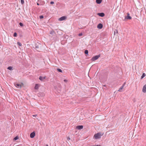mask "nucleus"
<instances>
[{"instance_id": "1", "label": "nucleus", "mask_w": 146, "mask_h": 146, "mask_svg": "<svg viewBox=\"0 0 146 146\" xmlns=\"http://www.w3.org/2000/svg\"><path fill=\"white\" fill-rule=\"evenodd\" d=\"M103 135V133L102 134L100 133H98L94 134V138L95 139H100L101 136Z\"/></svg>"}, {"instance_id": "2", "label": "nucleus", "mask_w": 146, "mask_h": 146, "mask_svg": "<svg viewBox=\"0 0 146 146\" xmlns=\"http://www.w3.org/2000/svg\"><path fill=\"white\" fill-rule=\"evenodd\" d=\"M100 55H99L94 56L92 58L91 60L92 61H94L98 59L100 57Z\"/></svg>"}, {"instance_id": "3", "label": "nucleus", "mask_w": 146, "mask_h": 146, "mask_svg": "<svg viewBox=\"0 0 146 146\" xmlns=\"http://www.w3.org/2000/svg\"><path fill=\"white\" fill-rule=\"evenodd\" d=\"M127 15L125 17V19H132V17L130 16V14L129 13H127Z\"/></svg>"}, {"instance_id": "4", "label": "nucleus", "mask_w": 146, "mask_h": 146, "mask_svg": "<svg viewBox=\"0 0 146 146\" xmlns=\"http://www.w3.org/2000/svg\"><path fill=\"white\" fill-rule=\"evenodd\" d=\"M35 132L34 131L31 133L30 135V137L31 138H33L35 136Z\"/></svg>"}, {"instance_id": "5", "label": "nucleus", "mask_w": 146, "mask_h": 146, "mask_svg": "<svg viewBox=\"0 0 146 146\" xmlns=\"http://www.w3.org/2000/svg\"><path fill=\"white\" fill-rule=\"evenodd\" d=\"M97 27L98 29H101L103 27V25L101 23H100L98 25Z\"/></svg>"}, {"instance_id": "6", "label": "nucleus", "mask_w": 146, "mask_h": 146, "mask_svg": "<svg viewBox=\"0 0 146 146\" xmlns=\"http://www.w3.org/2000/svg\"><path fill=\"white\" fill-rule=\"evenodd\" d=\"M125 84L126 83L125 82L124 83V84L122 85V86L119 88V89L118 90V91L121 92V90L123 88V87L125 86Z\"/></svg>"}, {"instance_id": "7", "label": "nucleus", "mask_w": 146, "mask_h": 146, "mask_svg": "<svg viewBox=\"0 0 146 146\" xmlns=\"http://www.w3.org/2000/svg\"><path fill=\"white\" fill-rule=\"evenodd\" d=\"M66 18V17L65 16H63L60 18L59 19V21H62L65 20Z\"/></svg>"}, {"instance_id": "8", "label": "nucleus", "mask_w": 146, "mask_h": 146, "mask_svg": "<svg viewBox=\"0 0 146 146\" xmlns=\"http://www.w3.org/2000/svg\"><path fill=\"white\" fill-rule=\"evenodd\" d=\"M83 126L82 125H78L76 127V129H81L83 128Z\"/></svg>"}, {"instance_id": "9", "label": "nucleus", "mask_w": 146, "mask_h": 146, "mask_svg": "<svg viewBox=\"0 0 146 146\" xmlns=\"http://www.w3.org/2000/svg\"><path fill=\"white\" fill-rule=\"evenodd\" d=\"M40 86V85L38 84H36L35 87V89L36 90L38 89L39 87Z\"/></svg>"}, {"instance_id": "10", "label": "nucleus", "mask_w": 146, "mask_h": 146, "mask_svg": "<svg viewBox=\"0 0 146 146\" xmlns=\"http://www.w3.org/2000/svg\"><path fill=\"white\" fill-rule=\"evenodd\" d=\"M142 91L144 93L146 92V84L144 85L143 86L142 89Z\"/></svg>"}, {"instance_id": "11", "label": "nucleus", "mask_w": 146, "mask_h": 146, "mask_svg": "<svg viewBox=\"0 0 146 146\" xmlns=\"http://www.w3.org/2000/svg\"><path fill=\"white\" fill-rule=\"evenodd\" d=\"M45 78L46 77H42V76H40L39 77V80L42 81H43L44 79H45Z\"/></svg>"}, {"instance_id": "12", "label": "nucleus", "mask_w": 146, "mask_h": 146, "mask_svg": "<svg viewBox=\"0 0 146 146\" xmlns=\"http://www.w3.org/2000/svg\"><path fill=\"white\" fill-rule=\"evenodd\" d=\"M96 2L98 4H100L102 2L101 0H96Z\"/></svg>"}, {"instance_id": "13", "label": "nucleus", "mask_w": 146, "mask_h": 146, "mask_svg": "<svg viewBox=\"0 0 146 146\" xmlns=\"http://www.w3.org/2000/svg\"><path fill=\"white\" fill-rule=\"evenodd\" d=\"M24 86V84L23 83H21V84L19 85V88H21L22 87Z\"/></svg>"}, {"instance_id": "14", "label": "nucleus", "mask_w": 146, "mask_h": 146, "mask_svg": "<svg viewBox=\"0 0 146 146\" xmlns=\"http://www.w3.org/2000/svg\"><path fill=\"white\" fill-rule=\"evenodd\" d=\"M7 69L9 70H13L12 67L11 66H9L8 67Z\"/></svg>"}, {"instance_id": "15", "label": "nucleus", "mask_w": 146, "mask_h": 146, "mask_svg": "<svg viewBox=\"0 0 146 146\" xmlns=\"http://www.w3.org/2000/svg\"><path fill=\"white\" fill-rule=\"evenodd\" d=\"M18 139V135H17V136L15 137L14 138V139H13V140H17V139Z\"/></svg>"}, {"instance_id": "16", "label": "nucleus", "mask_w": 146, "mask_h": 146, "mask_svg": "<svg viewBox=\"0 0 146 146\" xmlns=\"http://www.w3.org/2000/svg\"><path fill=\"white\" fill-rule=\"evenodd\" d=\"M146 76V75L145 73H143L142 76H141V78L142 79L144 77Z\"/></svg>"}, {"instance_id": "17", "label": "nucleus", "mask_w": 146, "mask_h": 146, "mask_svg": "<svg viewBox=\"0 0 146 146\" xmlns=\"http://www.w3.org/2000/svg\"><path fill=\"white\" fill-rule=\"evenodd\" d=\"M17 33L16 32H15L14 33L13 36L14 37H16L17 36Z\"/></svg>"}, {"instance_id": "18", "label": "nucleus", "mask_w": 146, "mask_h": 146, "mask_svg": "<svg viewBox=\"0 0 146 146\" xmlns=\"http://www.w3.org/2000/svg\"><path fill=\"white\" fill-rule=\"evenodd\" d=\"M57 70L59 72H62V70L60 69H59V68H58L57 69Z\"/></svg>"}, {"instance_id": "19", "label": "nucleus", "mask_w": 146, "mask_h": 146, "mask_svg": "<svg viewBox=\"0 0 146 146\" xmlns=\"http://www.w3.org/2000/svg\"><path fill=\"white\" fill-rule=\"evenodd\" d=\"M84 52L86 54H88V51L87 50H86Z\"/></svg>"}, {"instance_id": "20", "label": "nucleus", "mask_w": 146, "mask_h": 146, "mask_svg": "<svg viewBox=\"0 0 146 146\" xmlns=\"http://www.w3.org/2000/svg\"><path fill=\"white\" fill-rule=\"evenodd\" d=\"M21 2L22 4H23L24 3V0H21Z\"/></svg>"}, {"instance_id": "21", "label": "nucleus", "mask_w": 146, "mask_h": 146, "mask_svg": "<svg viewBox=\"0 0 146 146\" xmlns=\"http://www.w3.org/2000/svg\"><path fill=\"white\" fill-rule=\"evenodd\" d=\"M100 14H101V15H100V16H101V17H103V16H104V13H100Z\"/></svg>"}, {"instance_id": "22", "label": "nucleus", "mask_w": 146, "mask_h": 146, "mask_svg": "<svg viewBox=\"0 0 146 146\" xmlns=\"http://www.w3.org/2000/svg\"><path fill=\"white\" fill-rule=\"evenodd\" d=\"M19 25H20V26H21V27H22L23 26V24L22 23H19Z\"/></svg>"}, {"instance_id": "23", "label": "nucleus", "mask_w": 146, "mask_h": 146, "mask_svg": "<svg viewBox=\"0 0 146 146\" xmlns=\"http://www.w3.org/2000/svg\"><path fill=\"white\" fill-rule=\"evenodd\" d=\"M43 18V16L42 15L40 16V19H42Z\"/></svg>"}, {"instance_id": "24", "label": "nucleus", "mask_w": 146, "mask_h": 146, "mask_svg": "<svg viewBox=\"0 0 146 146\" xmlns=\"http://www.w3.org/2000/svg\"><path fill=\"white\" fill-rule=\"evenodd\" d=\"M64 81L65 82H68V80L66 79H65L64 80Z\"/></svg>"}, {"instance_id": "25", "label": "nucleus", "mask_w": 146, "mask_h": 146, "mask_svg": "<svg viewBox=\"0 0 146 146\" xmlns=\"http://www.w3.org/2000/svg\"><path fill=\"white\" fill-rule=\"evenodd\" d=\"M50 4H54V2L53 1H51L50 2Z\"/></svg>"}, {"instance_id": "26", "label": "nucleus", "mask_w": 146, "mask_h": 146, "mask_svg": "<svg viewBox=\"0 0 146 146\" xmlns=\"http://www.w3.org/2000/svg\"><path fill=\"white\" fill-rule=\"evenodd\" d=\"M16 87H18V84L17 83L16 84V86H15Z\"/></svg>"}, {"instance_id": "27", "label": "nucleus", "mask_w": 146, "mask_h": 146, "mask_svg": "<svg viewBox=\"0 0 146 146\" xmlns=\"http://www.w3.org/2000/svg\"><path fill=\"white\" fill-rule=\"evenodd\" d=\"M70 138L69 137H68L67 138V140H70Z\"/></svg>"}, {"instance_id": "28", "label": "nucleus", "mask_w": 146, "mask_h": 146, "mask_svg": "<svg viewBox=\"0 0 146 146\" xmlns=\"http://www.w3.org/2000/svg\"><path fill=\"white\" fill-rule=\"evenodd\" d=\"M82 33H80L79 35V36H82Z\"/></svg>"}, {"instance_id": "29", "label": "nucleus", "mask_w": 146, "mask_h": 146, "mask_svg": "<svg viewBox=\"0 0 146 146\" xmlns=\"http://www.w3.org/2000/svg\"><path fill=\"white\" fill-rule=\"evenodd\" d=\"M21 43H19V46H21Z\"/></svg>"}, {"instance_id": "30", "label": "nucleus", "mask_w": 146, "mask_h": 146, "mask_svg": "<svg viewBox=\"0 0 146 146\" xmlns=\"http://www.w3.org/2000/svg\"><path fill=\"white\" fill-rule=\"evenodd\" d=\"M45 3V2L44 1H43V4H42V5H44V4Z\"/></svg>"}, {"instance_id": "31", "label": "nucleus", "mask_w": 146, "mask_h": 146, "mask_svg": "<svg viewBox=\"0 0 146 146\" xmlns=\"http://www.w3.org/2000/svg\"><path fill=\"white\" fill-rule=\"evenodd\" d=\"M33 116H34V117H35V116H36V115H33Z\"/></svg>"}, {"instance_id": "32", "label": "nucleus", "mask_w": 146, "mask_h": 146, "mask_svg": "<svg viewBox=\"0 0 146 146\" xmlns=\"http://www.w3.org/2000/svg\"><path fill=\"white\" fill-rule=\"evenodd\" d=\"M37 5H39V4L38 3H37Z\"/></svg>"}, {"instance_id": "33", "label": "nucleus", "mask_w": 146, "mask_h": 146, "mask_svg": "<svg viewBox=\"0 0 146 146\" xmlns=\"http://www.w3.org/2000/svg\"><path fill=\"white\" fill-rule=\"evenodd\" d=\"M17 44H18V41L17 42Z\"/></svg>"}, {"instance_id": "34", "label": "nucleus", "mask_w": 146, "mask_h": 146, "mask_svg": "<svg viewBox=\"0 0 146 146\" xmlns=\"http://www.w3.org/2000/svg\"><path fill=\"white\" fill-rule=\"evenodd\" d=\"M46 146H48V145H47Z\"/></svg>"}]
</instances>
